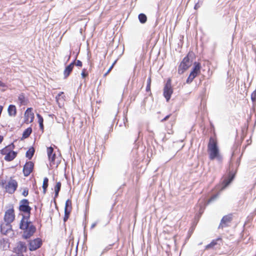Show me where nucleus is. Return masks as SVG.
Returning a JSON list of instances; mask_svg holds the SVG:
<instances>
[{
    "mask_svg": "<svg viewBox=\"0 0 256 256\" xmlns=\"http://www.w3.org/2000/svg\"><path fill=\"white\" fill-rule=\"evenodd\" d=\"M88 72L86 69L84 68L81 73L82 78H84L88 76Z\"/></svg>",
    "mask_w": 256,
    "mask_h": 256,
    "instance_id": "33",
    "label": "nucleus"
},
{
    "mask_svg": "<svg viewBox=\"0 0 256 256\" xmlns=\"http://www.w3.org/2000/svg\"><path fill=\"white\" fill-rule=\"evenodd\" d=\"M232 220V214L225 216V228L227 226H229L228 224V223L230 222V221Z\"/></svg>",
    "mask_w": 256,
    "mask_h": 256,
    "instance_id": "31",
    "label": "nucleus"
},
{
    "mask_svg": "<svg viewBox=\"0 0 256 256\" xmlns=\"http://www.w3.org/2000/svg\"><path fill=\"white\" fill-rule=\"evenodd\" d=\"M5 84L2 82V81L0 80V87H4L5 86Z\"/></svg>",
    "mask_w": 256,
    "mask_h": 256,
    "instance_id": "48",
    "label": "nucleus"
},
{
    "mask_svg": "<svg viewBox=\"0 0 256 256\" xmlns=\"http://www.w3.org/2000/svg\"><path fill=\"white\" fill-rule=\"evenodd\" d=\"M141 131L140 130H138V135H140V133Z\"/></svg>",
    "mask_w": 256,
    "mask_h": 256,
    "instance_id": "54",
    "label": "nucleus"
},
{
    "mask_svg": "<svg viewBox=\"0 0 256 256\" xmlns=\"http://www.w3.org/2000/svg\"><path fill=\"white\" fill-rule=\"evenodd\" d=\"M11 256H24L22 254H16L14 255H12Z\"/></svg>",
    "mask_w": 256,
    "mask_h": 256,
    "instance_id": "49",
    "label": "nucleus"
},
{
    "mask_svg": "<svg viewBox=\"0 0 256 256\" xmlns=\"http://www.w3.org/2000/svg\"><path fill=\"white\" fill-rule=\"evenodd\" d=\"M4 140V138L2 136L0 135V144H1Z\"/></svg>",
    "mask_w": 256,
    "mask_h": 256,
    "instance_id": "50",
    "label": "nucleus"
},
{
    "mask_svg": "<svg viewBox=\"0 0 256 256\" xmlns=\"http://www.w3.org/2000/svg\"><path fill=\"white\" fill-rule=\"evenodd\" d=\"M86 240V236H85L84 242Z\"/></svg>",
    "mask_w": 256,
    "mask_h": 256,
    "instance_id": "53",
    "label": "nucleus"
},
{
    "mask_svg": "<svg viewBox=\"0 0 256 256\" xmlns=\"http://www.w3.org/2000/svg\"><path fill=\"white\" fill-rule=\"evenodd\" d=\"M17 156V152L12 151L8 152L6 155L4 159L7 162L12 160Z\"/></svg>",
    "mask_w": 256,
    "mask_h": 256,
    "instance_id": "17",
    "label": "nucleus"
},
{
    "mask_svg": "<svg viewBox=\"0 0 256 256\" xmlns=\"http://www.w3.org/2000/svg\"><path fill=\"white\" fill-rule=\"evenodd\" d=\"M195 78L196 77L192 76V74H190L189 76H188V78L186 80V83L187 84L191 83Z\"/></svg>",
    "mask_w": 256,
    "mask_h": 256,
    "instance_id": "36",
    "label": "nucleus"
},
{
    "mask_svg": "<svg viewBox=\"0 0 256 256\" xmlns=\"http://www.w3.org/2000/svg\"><path fill=\"white\" fill-rule=\"evenodd\" d=\"M96 224H93L92 226H91V228H94L95 226H96Z\"/></svg>",
    "mask_w": 256,
    "mask_h": 256,
    "instance_id": "51",
    "label": "nucleus"
},
{
    "mask_svg": "<svg viewBox=\"0 0 256 256\" xmlns=\"http://www.w3.org/2000/svg\"><path fill=\"white\" fill-rule=\"evenodd\" d=\"M67 209L68 210L70 209V210H72V201L68 199L66 200V204H65V207L64 210Z\"/></svg>",
    "mask_w": 256,
    "mask_h": 256,
    "instance_id": "29",
    "label": "nucleus"
},
{
    "mask_svg": "<svg viewBox=\"0 0 256 256\" xmlns=\"http://www.w3.org/2000/svg\"><path fill=\"white\" fill-rule=\"evenodd\" d=\"M15 215L14 213V210L13 208H10L7 210L4 214V222L12 223L14 220Z\"/></svg>",
    "mask_w": 256,
    "mask_h": 256,
    "instance_id": "10",
    "label": "nucleus"
},
{
    "mask_svg": "<svg viewBox=\"0 0 256 256\" xmlns=\"http://www.w3.org/2000/svg\"><path fill=\"white\" fill-rule=\"evenodd\" d=\"M75 64V60H73L70 64L66 66L64 72V78H66L72 72L74 65Z\"/></svg>",
    "mask_w": 256,
    "mask_h": 256,
    "instance_id": "15",
    "label": "nucleus"
},
{
    "mask_svg": "<svg viewBox=\"0 0 256 256\" xmlns=\"http://www.w3.org/2000/svg\"><path fill=\"white\" fill-rule=\"evenodd\" d=\"M224 224V216L222 218L220 223L218 226V228H223V224Z\"/></svg>",
    "mask_w": 256,
    "mask_h": 256,
    "instance_id": "41",
    "label": "nucleus"
},
{
    "mask_svg": "<svg viewBox=\"0 0 256 256\" xmlns=\"http://www.w3.org/2000/svg\"><path fill=\"white\" fill-rule=\"evenodd\" d=\"M76 65L78 66H82V64L80 60H77L76 63Z\"/></svg>",
    "mask_w": 256,
    "mask_h": 256,
    "instance_id": "43",
    "label": "nucleus"
},
{
    "mask_svg": "<svg viewBox=\"0 0 256 256\" xmlns=\"http://www.w3.org/2000/svg\"><path fill=\"white\" fill-rule=\"evenodd\" d=\"M251 99L253 102H256V90L252 94Z\"/></svg>",
    "mask_w": 256,
    "mask_h": 256,
    "instance_id": "38",
    "label": "nucleus"
},
{
    "mask_svg": "<svg viewBox=\"0 0 256 256\" xmlns=\"http://www.w3.org/2000/svg\"><path fill=\"white\" fill-rule=\"evenodd\" d=\"M77 245H78V244H77ZM78 247V246H76V248Z\"/></svg>",
    "mask_w": 256,
    "mask_h": 256,
    "instance_id": "55",
    "label": "nucleus"
},
{
    "mask_svg": "<svg viewBox=\"0 0 256 256\" xmlns=\"http://www.w3.org/2000/svg\"><path fill=\"white\" fill-rule=\"evenodd\" d=\"M236 171L232 170V172H230L228 177V179L225 180V188L228 186L234 180L235 176Z\"/></svg>",
    "mask_w": 256,
    "mask_h": 256,
    "instance_id": "21",
    "label": "nucleus"
},
{
    "mask_svg": "<svg viewBox=\"0 0 256 256\" xmlns=\"http://www.w3.org/2000/svg\"><path fill=\"white\" fill-rule=\"evenodd\" d=\"M114 244H109L106 246L102 250L100 254V256H102L103 254L107 252L108 250H111L112 248V246H114Z\"/></svg>",
    "mask_w": 256,
    "mask_h": 256,
    "instance_id": "28",
    "label": "nucleus"
},
{
    "mask_svg": "<svg viewBox=\"0 0 256 256\" xmlns=\"http://www.w3.org/2000/svg\"><path fill=\"white\" fill-rule=\"evenodd\" d=\"M170 114H168V115H167L162 120V122H163L164 121H166V120H168V118L170 117Z\"/></svg>",
    "mask_w": 256,
    "mask_h": 256,
    "instance_id": "45",
    "label": "nucleus"
},
{
    "mask_svg": "<svg viewBox=\"0 0 256 256\" xmlns=\"http://www.w3.org/2000/svg\"><path fill=\"white\" fill-rule=\"evenodd\" d=\"M0 232L4 234H6L9 231L12 230V225L10 223L4 222L0 224Z\"/></svg>",
    "mask_w": 256,
    "mask_h": 256,
    "instance_id": "13",
    "label": "nucleus"
},
{
    "mask_svg": "<svg viewBox=\"0 0 256 256\" xmlns=\"http://www.w3.org/2000/svg\"><path fill=\"white\" fill-rule=\"evenodd\" d=\"M30 217L28 216L22 214L20 220L19 228L23 230L22 238L27 240L30 238L36 232V228L32 222L30 220Z\"/></svg>",
    "mask_w": 256,
    "mask_h": 256,
    "instance_id": "1",
    "label": "nucleus"
},
{
    "mask_svg": "<svg viewBox=\"0 0 256 256\" xmlns=\"http://www.w3.org/2000/svg\"><path fill=\"white\" fill-rule=\"evenodd\" d=\"M8 115L10 116H15L16 114V106L14 104H10L8 108Z\"/></svg>",
    "mask_w": 256,
    "mask_h": 256,
    "instance_id": "20",
    "label": "nucleus"
},
{
    "mask_svg": "<svg viewBox=\"0 0 256 256\" xmlns=\"http://www.w3.org/2000/svg\"><path fill=\"white\" fill-rule=\"evenodd\" d=\"M18 187V183L14 180H10L5 186V189L6 192L9 194H12L14 192Z\"/></svg>",
    "mask_w": 256,
    "mask_h": 256,
    "instance_id": "9",
    "label": "nucleus"
},
{
    "mask_svg": "<svg viewBox=\"0 0 256 256\" xmlns=\"http://www.w3.org/2000/svg\"><path fill=\"white\" fill-rule=\"evenodd\" d=\"M71 210H70V209L68 210L67 209L64 210V216L63 220L65 222H66L69 218Z\"/></svg>",
    "mask_w": 256,
    "mask_h": 256,
    "instance_id": "30",
    "label": "nucleus"
},
{
    "mask_svg": "<svg viewBox=\"0 0 256 256\" xmlns=\"http://www.w3.org/2000/svg\"><path fill=\"white\" fill-rule=\"evenodd\" d=\"M116 60L112 64V65L109 68V69L108 70V71L106 72L104 74V76H106L110 72V71L112 70L113 66H114V64H116Z\"/></svg>",
    "mask_w": 256,
    "mask_h": 256,
    "instance_id": "40",
    "label": "nucleus"
},
{
    "mask_svg": "<svg viewBox=\"0 0 256 256\" xmlns=\"http://www.w3.org/2000/svg\"><path fill=\"white\" fill-rule=\"evenodd\" d=\"M17 248L18 252H20L21 254L23 252H26L27 250V248L26 244V243L23 242H19L18 243Z\"/></svg>",
    "mask_w": 256,
    "mask_h": 256,
    "instance_id": "19",
    "label": "nucleus"
},
{
    "mask_svg": "<svg viewBox=\"0 0 256 256\" xmlns=\"http://www.w3.org/2000/svg\"><path fill=\"white\" fill-rule=\"evenodd\" d=\"M15 146L13 143L6 146L0 150V154L2 155H6L9 151L12 152Z\"/></svg>",
    "mask_w": 256,
    "mask_h": 256,
    "instance_id": "18",
    "label": "nucleus"
},
{
    "mask_svg": "<svg viewBox=\"0 0 256 256\" xmlns=\"http://www.w3.org/2000/svg\"><path fill=\"white\" fill-rule=\"evenodd\" d=\"M22 195L24 196H26L28 194V188H24V191L22 192Z\"/></svg>",
    "mask_w": 256,
    "mask_h": 256,
    "instance_id": "39",
    "label": "nucleus"
},
{
    "mask_svg": "<svg viewBox=\"0 0 256 256\" xmlns=\"http://www.w3.org/2000/svg\"><path fill=\"white\" fill-rule=\"evenodd\" d=\"M234 226H232L230 228V230H228V232L230 233V236H233V233L234 232Z\"/></svg>",
    "mask_w": 256,
    "mask_h": 256,
    "instance_id": "42",
    "label": "nucleus"
},
{
    "mask_svg": "<svg viewBox=\"0 0 256 256\" xmlns=\"http://www.w3.org/2000/svg\"><path fill=\"white\" fill-rule=\"evenodd\" d=\"M39 126H40V129L42 131H43L44 130V126L43 123L39 124Z\"/></svg>",
    "mask_w": 256,
    "mask_h": 256,
    "instance_id": "46",
    "label": "nucleus"
},
{
    "mask_svg": "<svg viewBox=\"0 0 256 256\" xmlns=\"http://www.w3.org/2000/svg\"><path fill=\"white\" fill-rule=\"evenodd\" d=\"M61 182H56V185L54 186V191H58L60 192L61 188Z\"/></svg>",
    "mask_w": 256,
    "mask_h": 256,
    "instance_id": "34",
    "label": "nucleus"
},
{
    "mask_svg": "<svg viewBox=\"0 0 256 256\" xmlns=\"http://www.w3.org/2000/svg\"><path fill=\"white\" fill-rule=\"evenodd\" d=\"M35 152V150L33 147H30L26 152V156L28 160H31L34 156Z\"/></svg>",
    "mask_w": 256,
    "mask_h": 256,
    "instance_id": "25",
    "label": "nucleus"
},
{
    "mask_svg": "<svg viewBox=\"0 0 256 256\" xmlns=\"http://www.w3.org/2000/svg\"><path fill=\"white\" fill-rule=\"evenodd\" d=\"M42 244L41 238H36L32 240H30L29 242V250L30 251H34L40 248Z\"/></svg>",
    "mask_w": 256,
    "mask_h": 256,
    "instance_id": "8",
    "label": "nucleus"
},
{
    "mask_svg": "<svg viewBox=\"0 0 256 256\" xmlns=\"http://www.w3.org/2000/svg\"><path fill=\"white\" fill-rule=\"evenodd\" d=\"M201 64L200 62H194V67L190 73L192 76L196 77L200 72Z\"/></svg>",
    "mask_w": 256,
    "mask_h": 256,
    "instance_id": "14",
    "label": "nucleus"
},
{
    "mask_svg": "<svg viewBox=\"0 0 256 256\" xmlns=\"http://www.w3.org/2000/svg\"><path fill=\"white\" fill-rule=\"evenodd\" d=\"M202 4V1L199 0L197 3H196L194 5V8L195 10H198L199 8H200Z\"/></svg>",
    "mask_w": 256,
    "mask_h": 256,
    "instance_id": "35",
    "label": "nucleus"
},
{
    "mask_svg": "<svg viewBox=\"0 0 256 256\" xmlns=\"http://www.w3.org/2000/svg\"><path fill=\"white\" fill-rule=\"evenodd\" d=\"M193 56L192 52H188L187 56L183 58L178 68V74H182L192 66Z\"/></svg>",
    "mask_w": 256,
    "mask_h": 256,
    "instance_id": "3",
    "label": "nucleus"
},
{
    "mask_svg": "<svg viewBox=\"0 0 256 256\" xmlns=\"http://www.w3.org/2000/svg\"><path fill=\"white\" fill-rule=\"evenodd\" d=\"M36 116L38 118V124H41L44 122V119L42 116L39 114H36Z\"/></svg>",
    "mask_w": 256,
    "mask_h": 256,
    "instance_id": "37",
    "label": "nucleus"
},
{
    "mask_svg": "<svg viewBox=\"0 0 256 256\" xmlns=\"http://www.w3.org/2000/svg\"><path fill=\"white\" fill-rule=\"evenodd\" d=\"M70 54L68 56V58L67 62H68L70 60Z\"/></svg>",
    "mask_w": 256,
    "mask_h": 256,
    "instance_id": "52",
    "label": "nucleus"
},
{
    "mask_svg": "<svg viewBox=\"0 0 256 256\" xmlns=\"http://www.w3.org/2000/svg\"><path fill=\"white\" fill-rule=\"evenodd\" d=\"M30 202L27 199H22L19 202L18 210L26 214L24 216H30L32 208L30 206Z\"/></svg>",
    "mask_w": 256,
    "mask_h": 256,
    "instance_id": "5",
    "label": "nucleus"
},
{
    "mask_svg": "<svg viewBox=\"0 0 256 256\" xmlns=\"http://www.w3.org/2000/svg\"><path fill=\"white\" fill-rule=\"evenodd\" d=\"M223 241L222 238L219 237L215 240H213L210 244L205 246L206 250L210 248H219L220 246L222 245Z\"/></svg>",
    "mask_w": 256,
    "mask_h": 256,
    "instance_id": "7",
    "label": "nucleus"
},
{
    "mask_svg": "<svg viewBox=\"0 0 256 256\" xmlns=\"http://www.w3.org/2000/svg\"><path fill=\"white\" fill-rule=\"evenodd\" d=\"M151 78L150 76L147 80V85L146 90L147 92H150Z\"/></svg>",
    "mask_w": 256,
    "mask_h": 256,
    "instance_id": "32",
    "label": "nucleus"
},
{
    "mask_svg": "<svg viewBox=\"0 0 256 256\" xmlns=\"http://www.w3.org/2000/svg\"><path fill=\"white\" fill-rule=\"evenodd\" d=\"M6 181H4L3 180H2L1 181H0V185L2 187V188H4L5 187V186L6 185Z\"/></svg>",
    "mask_w": 256,
    "mask_h": 256,
    "instance_id": "44",
    "label": "nucleus"
},
{
    "mask_svg": "<svg viewBox=\"0 0 256 256\" xmlns=\"http://www.w3.org/2000/svg\"><path fill=\"white\" fill-rule=\"evenodd\" d=\"M138 18L139 20V21L142 24H144L146 22L147 20V16H146L143 14L141 13L138 14Z\"/></svg>",
    "mask_w": 256,
    "mask_h": 256,
    "instance_id": "26",
    "label": "nucleus"
},
{
    "mask_svg": "<svg viewBox=\"0 0 256 256\" xmlns=\"http://www.w3.org/2000/svg\"><path fill=\"white\" fill-rule=\"evenodd\" d=\"M59 192H60L58 191H54V198H56L58 196Z\"/></svg>",
    "mask_w": 256,
    "mask_h": 256,
    "instance_id": "47",
    "label": "nucleus"
},
{
    "mask_svg": "<svg viewBox=\"0 0 256 256\" xmlns=\"http://www.w3.org/2000/svg\"><path fill=\"white\" fill-rule=\"evenodd\" d=\"M32 108H28L24 112V122L27 124L32 122L34 118V114L32 112Z\"/></svg>",
    "mask_w": 256,
    "mask_h": 256,
    "instance_id": "11",
    "label": "nucleus"
},
{
    "mask_svg": "<svg viewBox=\"0 0 256 256\" xmlns=\"http://www.w3.org/2000/svg\"><path fill=\"white\" fill-rule=\"evenodd\" d=\"M34 167V164L29 161L26 162L23 168V173L25 176H28L32 172Z\"/></svg>",
    "mask_w": 256,
    "mask_h": 256,
    "instance_id": "12",
    "label": "nucleus"
},
{
    "mask_svg": "<svg viewBox=\"0 0 256 256\" xmlns=\"http://www.w3.org/2000/svg\"><path fill=\"white\" fill-rule=\"evenodd\" d=\"M48 186V178L46 177L44 179L43 184H42V189L44 194H46L47 188Z\"/></svg>",
    "mask_w": 256,
    "mask_h": 256,
    "instance_id": "27",
    "label": "nucleus"
},
{
    "mask_svg": "<svg viewBox=\"0 0 256 256\" xmlns=\"http://www.w3.org/2000/svg\"><path fill=\"white\" fill-rule=\"evenodd\" d=\"M208 152L209 154V158L210 160L216 159L217 160L222 162V157L220 154L216 140L212 137H210L208 144Z\"/></svg>",
    "mask_w": 256,
    "mask_h": 256,
    "instance_id": "2",
    "label": "nucleus"
},
{
    "mask_svg": "<svg viewBox=\"0 0 256 256\" xmlns=\"http://www.w3.org/2000/svg\"><path fill=\"white\" fill-rule=\"evenodd\" d=\"M32 128L30 127H29V128H27L26 129L24 130V132H23L22 136L21 138V140H22L28 137H29L30 134H32Z\"/></svg>",
    "mask_w": 256,
    "mask_h": 256,
    "instance_id": "24",
    "label": "nucleus"
},
{
    "mask_svg": "<svg viewBox=\"0 0 256 256\" xmlns=\"http://www.w3.org/2000/svg\"><path fill=\"white\" fill-rule=\"evenodd\" d=\"M224 190V180L222 179L220 184L216 186L214 194L207 201L206 204L208 205L217 200L220 196L222 194Z\"/></svg>",
    "mask_w": 256,
    "mask_h": 256,
    "instance_id": "4",
    "label": "nucleus"
},
{
    "mask_svg": "<svg viewBox=\"0 0 256 256\" xmlns=\"http://www.w3.org/2000/svg\"><path fill=\"white\" fill-rule=\"evenodd\" d=\"M18 100L20 102V105H26L28 100L25 97V95L24 93H21L18 96Z\"/></svg>",
    "mask_w": 256,
    "mask_h": 256,
    "instance_id": "23",
    "label": "nucleus"
},
{
    "mask_svg": "<svg viewBox=\"0 0 256 256\" xmlns=\"http://www.w3.org/2000/svg\"><path fill=\"white\" fill-rule=\"evenodd\" d=\"M47 153L48 160L52 163H54L56 160V155L54 154V148L52 146L47 148Z\"/></svg>",
    "mask_w": 256,
    "mask_h": 256,
    "instance_id": "16",
    "label": "nucleus"
},
{
    "mask_svg": "<svg viewBox=\"0 0 256 256\" xmlns=\"http://www.w3.org/2000/svg\"><path fill=\"white\" fill-rule=\"evenodd\" d=\"M173 93V89L172 86V82L170 78H168L164 88L163 95L166 98V102H168L171 98V96Z\"/></svg>",
    "mask_w": 256,
    "mask_h": 256,
    "instance_id": "6",
    "label": "nucleus"
},
{
    "mask_svg": "<svg viewBox=\"0 0 256 256\" xmlns=\"http://www.w3.org/2000/svg\"><path fill=\"white\" fill-rule=\"evenodd\" d=\"M9 247L8 240L2 238L0 240V249L6 250Z\"/></svg>",
    "mask_w": 256,
    "mask_h": 256,
    "instance_id": "22",
    "label": "nucleus"
}]
</instances>
